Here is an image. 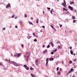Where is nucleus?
I'll return each instance as SVG.
<instances>
[{
	"mask_svg": "<svg viewBox=\"0 0 77 77\" xmlns=\"http://www.w3.org/2000/svg\"><path fill=\"white\" fill-rule=\"evenodd\" d=\"M10 63H11V64H13V65H14V66H20V64H17L14 61L10 62Z\"/></svg>",
	"mask_w": 77,
	"mask_h": 77,
	"instance_id": "1",
	"label": "nucleus"
},
{
	"mask_svg": "<svg viewBox=\"0 0 77 77\" xmlns=\"http://www.w3.org/2000/svg\"><path fill=\"white\" fill-rule=\"evenodd\" d=\"M29 53L26 52V55H25V57H26L27 62L28 61V59H29Z\"/></svg>",
	"mask_w": 77,
	"mask_h": 77,
	"instance_id": "2",
	"label": "nucleus"
},
{
	"mask_svg": "<svg viewBox=\"0 0 77 77\" xmlns=\"http://www.w3.org/2000/svg\"><path fill=\"white\" fill-rule=\"evenodd\" d=\"M21 54V53H19L17 55V54L16 53L15 55H14L15 57H16V56H17V57H19Z\"/></svg>",
	"mask_w": 77,
	"mask_h": 77,
	"instance_id": "3",
	"label": "nucleus"
},
{
	"mask_svg": "<svg viewBox=\"0 0 77 77\" xmlns=\"http://www.w3.org/2000/svg\"><path fill=\"white\" fill-rule=\"evenodd\" d=\"M38 62H39V61H38V59L36 60H35V64L37 66H38Z\"/></svg>",
	"mask_w": 77,
	"mask_h": 77,
	"instance_id": "4",
	"label": "nucleus"
},
{
	"mask_svg": "<svg viewBox=\"0 0 77 77\" xmlns=\"http://www.w3.org/2000/svg\"><path fill=\"white\" fill-rule=\"evenodd\" d=\"M68 8H69V9H70L71 11H73V8L71 7L70 6H69Z\"/></svg>",
	"mask_w": 77,
	"mask_h": 77,
	"instance_id": "5",
	"label": "nucleus"
},
{
	"mask_svg": "<svg viewBox=\"0 0 77 77\" xmlns=\"http://www.w3.org/2000/svg\"><path fill=\"white\" fill-rule=\"evenodd\" d=\"M10 6H11V4H8L6 6V8H8V7H10Z\"/></svg>",
	"mask_w": 77,
	"mask_h": 77,
	"instance_id": "6",
	"label": "nucleus"
},
{
	"mask_svg": "<svg viewBox=\"0 0 77 77\" xmlns=\"http://www.w3.org/2000/svg\"><path fill=\"white\" fill-rule=\"evenodd\" d=\"M62 5L64 7V8H66V5H65V4H64V3H63L62 4Z\"/></svg>",
	"mask_w": 77,
	"mask_h": 77,
	"instance_id": "7",
	"label": "nucleus"
},
{
	"mask_svg": "<svg viewBox=\"0 0 77 77\" xmlns=\"http://www.w3.org/2000/svg\"><path fill=\"white\" fill-rule=\"evenodd\" d=\"M54 10L53 9H52L51 10V14H53V13H52V12H54Z\"/></svg>",
	"mask_w": 77,
	"mask_h": 77,
	"instance_id": "8",
	"label": "nucleus"
},
{
	"mask_svg": "<svg viewBox=\"0 0 77 77\" xmlns=\"http://www.w3.org/2000/svg\"><path fill=\"white\" fill-rule=\"evenodd\" d=\"M74 4V2H71V1L70 2V5H72V4Z\"/></svg>",
	"mask_w": 77,
	"mask_h": 77,
	"instance_id": "9",
	"label": "nucleus"
},
{
	"mask_svg": "<svg viewBox=\"0 0 77 77\" xmlns=\"http://www.w3.org/2000/svg\"><path fill=\"white\" fill-rule=\"evenodd\" d=\"M31 76H32V77H35V75H33V74L31 73Z\"/></svg>",
	"mask_w": 77,
	"mask_h": 77,
	"instance_id": "10",
	"label": "nucleus"
},
{
	"mask_svg": "<svg viewBox=\"0 0 77 77\" xmlns=\"http://www.w3.org/2000/svg\"><path fill=\"white\" fill-rule=\"evenodd\" d=\"M57 74L58 75H60V72H58L57 73Z\"/></svg>",
	"mask_w": 77,
	"mask_h": 77,
	"instance_id": "11",
	"label": "nucleus"
},
{
	"mask_svg": "<svg viewBox=\"0 0 77 77\" xmlns=\"http://www.w3.org/2000/svg\"><path fill=\"white\" fill-rule=\"evenodd\" d=\"M61 47H62V46H60L59 45L58 47V49L61 48Z\"/></svg>",
	"mask_w": 77,
	"mask_h": 77,
	"instance_id": "12",
	"label": "nucleus"
},
{
	"mask_svg": "<svg viewBox=\"0 0 77 77\" xmlns=\"http://www.w3.org/2000/svg\"><path fill=\"white\" fill-rule=\"evenodd\" d=\"M51 27H52V28L53 29H54V30H56V29L55 28H54L53 27V26L51 25Z\"/></svg>",
	"mask_w": 77,
	"mask_h": 77,
	"instance_id": "13",
	"label": "nucleus"
},
{
	"mask_svg": "<svg viewBox=\"0 0 77 77\" xmlns=\"http://www.w3.org/2000/svg\"><path fill=\"white\" fill-rule=\"evenodd\" d=\"M70 53L71 54H73V51H72V50H70Z\"/></svg>",
	"mask_w": 77,
	"mask_h": 77,
	"instance_id": "14",
	"label": "nucleus"
},
{
	"mask_svg": "<svg viewBox=\"0 0 77 77\" xmlns=\"http://www.w3.org/2000/svg\"><path fill=\"white\" fill-rule=\"evenodd\" d=\"M25 68L26 69H27V70H28L29 69V67H27V66Z\"/></svg>",
	"mask_w": 77,
	"mask_h": 77,
	"instance_id": "15",
	"label": "nucleus"
},
{
	"mask_svg": "<svg viewBox=\"0 0 77 77\" xmlns=\"http://www.w3.org/2000/svg\"><path fill=\"white\" fill-rule=\"evenodd\" d=\"M63 2L65 5L66 6V1H65V0H64Z\"/></svg>",
	"mask_w": 77,
	"mask_h": 77,
	"instance_id": "16",
	"label": "nucleus"
},
{
	"mask_svg": "<svg viewBox=\"0 0 77 77\" xmlns=\"http://www.w3.org/2000/svg\"><path fill=\"white\" fill-rule=\"evenodd\" d=\"M38 22H39V20H38V19H37L36 23L37 24H38Z\"/></svg>",
	"mask_w": 77,
	"mask_h": 77,
	"instance_id": "17",
	"label": "nucleus"
},
{
	"mask_svg": "<svg viewBox=\"0 0 77 77\" xmlns=\"http://www.w3.org/2000/svg\"><path fill=\"white\" fill-rule=\"evenodd\" d=\"M29 24H32V25H33V24H32L33 23L29 21Z\"/></svg>",
	"mask_w": 77,
	"mask_h": 77,
	"instance_id": "18",
	"label": "nucleus"
},
{
	"mask_svg": "<svg viewBox=\"0 0 77 77\" xmlns=\"http://www.w3.org/2000/svg\"><path fill=\"white\" fill-rule=\"evenodd\" d=\"M75 21H77V20H73V23H75Z\"/></svg>",
	"mask_w": 77,
	"mask_h": 77,
	"instance_id": "19",
	"label": "nucleus"
},
{
	"mask_svg": "<svg viewBox=\"0 0 77 77\" xmlns=\"http://www.w3.org/2000/svg\"><path fill=\"white\" fill-rule=\"evenodd\" d=\"M72 18L73 20H74V19H75V16H72Z\"/></svg>",
	"mask_w": 77,
	"mask_h": 77,
	"instance_id": "20",
	"label": "nucleus"
},
{
	"mask_svg": "<svg viewBox=\"0 0 77 77\" xmlns=\"http://www.w3.org/2000/svg\"><path fill=\"white\" fill-rule=\"evenodd\" d=\"M46 62H48V58H47L46 59Z\"/></svg>",
	"mask_w": 77,
	"mask_h": 77,
	"instance_id": "21",
	"label": "nucleus"
},
{
	"mask_svg": "<svg viewBox=\"0 0 77 77\" xmlns=\"http://www.w3.org/2000/svg\"><path fill=\"white\" fill-rule=\"evenodd\" d=\"M57 51V49H55L53 50V52H56Z\"/></svg>",
	"mask_w": 77,
	"mask_h": 77,
	"instance_id": "22",
	"label": "nucleus"
},
{
	"mask_svg": "<svg viewBox=\"0 0 77 77\" xmlns=\"http://www.w3.org/2000/svg\"><path fill=\"white\" fill-rule=\"evenodd\" d=\"M46 51H47V50H46V51H44L43 52V54H45V53L46 52Z\"/></svg>",
	"mask_w": 77,
	"mask_h": 77,
	"instance_id": "23",
	"label": "nucleus"
},
{
	"mask_svg": "<svg viewBox=\"0 0 77 77\" xmlns=\"http://www.w3.org/2000/svg\"><path fill=\"white\" fill-rule=\"evenodd\" d=\"M30 69L31 70H33V69H34L32 68V67H30Z\"/></svg>",
	"mask_w": 77,
	"mask_h": 77,
	"instance_id": "24",
	"label": "nucleus"
},
{
	"mask_svg": "<svg viewBox=\"0 0 77 77\" xmlns=\"http://www.w3.org/2000/svg\"><path fill=\"white\" fill-rule=\"evenodd\" d=\"M72 63V62L71 60H70L69 62V63L70 64Z\"/></svg>",
	"mask_w": 77,
	"mask_h": 77,
	"instance_id": "25",
	"label": "nucleus"
},
{
	"mask_svg": "<svg viewBox=\"0 0 77 77\" xmlns=\"http://www.w3.org/2000/svg\"><path fill=\"white\" fill-rule=\"evenodd\" d=\"M50 60H53V58H51L49 59Z\"/></svg>",
	"mask_w": 77,
	"mask_h": 77,
	"instance_id": "26",
	"label": "nucleus"
},
{
	"mask_svg": "<svg viewBox=\"0 0 77 77\" xmlns=\"http://www.w3.org/2000/svg\"><path fill=\"white\" fill-rule=\"evenodd\" d=\"M24 15H25V17H27V15L26 14H25Z\"/></svg>",
	"mask_w": 77,
	"mask_h": 77,
	"instance_id": "27",
	"label": "nucleus"
},
{
	"mask_svg": "<svg viewBox=\"0 0 77 77\" xmlns=\"http://www.w3.org/2000/svg\"><path fill=\"white\" fill-rule=\"evenodd\" d=\"M34 41V42H36V41H37V40L36 39H35Z\"/></svg>",
	"mask_w": 77,
	"mask_h": 77,
	"instance_id": "28",
	"label": "nucleus"
},
{
	"mask_svg": "<svg viewBox=\"0 0 77 77\" xmlns=\"http://www.w3.org/2000/svg\"><path fill=\"white\" fill-rule=\"evenodd\" d=\"M28 38L29 39H30V36H29L28 37Z\"/></svg>",
	"mask_w": 77,
	"mask_h": 77,
	"instance_id": "29",
	"label": "nucleus"
},
{
	"mask_svg": "<svg viewBox=\"0 0 77 77\" xmlns=\"http://www.w3.org/2000/svg\"><path fill=\"white\" fill-rule=\"evenodd\" d=\"M59 42H60V41H57V44H58V43H59Z\"/></svg>",
	"mask_w": 77,
	"mask_h": 77,
	"instance_id": "30",
	"label": "nucleus"
},
{
	"mask_svg": "<svg viewBox=\"0 0 77 77\" xmlns=\"http://www.w3.org/2000/svg\"><path fill=\"white\" fill-rule=\"evenodd\" d=\"M47 48H50V45H48L47 46Z\"/></svg>",
	"mask_w": 77,
	"mask_h": 77,
	"instance_id": "31",
	"label": "nucleus"
},
{
	"mask_svg": "<svg viewBox=\"0 0 77 77\" xmlns=\"http://www.w3.org/2000/svg\"><path fill=\"white\" fill-rule=\"evenodd\" d=\"M46 66H48V62H46Z\"/></svg>",
	"mask_w": 77,
	"mask_h": 77,
	"instance_id": "32",
	"label": "nucleus"
},
{
	"mask_svg": "<svg viewBox=\"0 0 77 77\" xmlns=\"http://www.w3.org/2000/svg\"><path fill=\"white\" fill-rule=\"evenodd\" d=\"M2 65H3V64L2 63H0V65H1V66H2Z\"/></svg>",
	"mask_w": 77,
	"mask_h": 77,
	"instance_id": "33",
	"label": "nucleus"
},
{
	"mask_svg": "<svg viewBox=\"0 0 77 77\" xmlns=\"http://www.w3.org/2000/svg\"><path fill=\"white\" fill-rule=\"evenodd\" d=\"M73 70V69H72V68L71 69H70V71H72Z\"/></svg>",
	"mask_w": 77,
	"mask_h": 77,
	"instance_id": "34",
	"label": "nucleus"
},
{
	"mask_svg": "<svg viewBox=\"0 0 77 77\" xmlns=\"http://www.w3.org/2000/svg\"><path fill=\"white\" fill-rule=\"evenodd\" d=\"M51 46H52V47H54V45H53V44H51Z\"/></svg>",
	"mask_w": 77,
	"mask_h": 77,
	"instance_id": "35",
	"label": "nucleus"
},
{
	"mask_svg": "<svg viewBox=\"0 0 77 77\" xmlns=\"http://www.w3.org/2000/svg\"><path fill=\"white\" fill-rule=\"evenodd\" d=\"M69 74H70V73H71V71H69V72H68Z\"/></svg>",
	"mask_w": 77,
	"mask_h": 77,
	"instance_id": "36",
	"label": "nucleus"
},
{
	"mask_svg": "<svg viewBox=\"0 0 77 77\" xmlns=\"http://www.w3.org/2000/svg\"><path fill=\"white\" fill-rule=\"evenodd\" d=\"M63 10H66V9L65 8H63Z\"/></svg>",
	"mask_w": 77,
	"mask_h": 77,
	"instance_id": "37",
	"label": "nucleus"
},
{
	"mask_svg": "<svg viewBox=\"0 0 77 77\" xmlns=\"http://www.w3.org/2000/svg\"><path fill=\"white\" fill-rule=\"evenodd\" d=\"M5 30V28H4L3 29V30Z\"/></svg>",
	"mask_w": 77,
	"mask_h": 77,
	"instance_id": "38",
	"label": "nucleus"
},
{
	"mask_svg": "<svg viewBox=\"0 0 77 77\" xmlns=\"http://www.w3.org/2000/svg\"><path fill=\"white\" fill-rule=\"evenodd\" d=\"M57 70L58 71L59 70V67H57Z\"/></svg>",
	"mask_w": 77,
	"mask_h": 77,
	"instance_id": "39",
	"label": "nucleus"
},
{
	"mask_svg": "<svg viewBox=\"0 0 77 77\" xmlns=\"http://www.w3.org/2000/svg\"><path fill=\"white\" fill-rule=\"evenodd\" d=\"M23 66H24V67H25V68H26V67L27 66H26V65H24Z\"/></svg>",
	"mask_w": 77,
	"mask_h": 77,
	"instance_id": "40",
	"label": "nucleus"
},
{
	"mask_svg": "<svg viewBox=\"0 0 77 77\" xmlns=\"http://www.w3.org/2000/svg\"><path fill=\"white\" fill-rule=\"evenodd\" d=\"M22 48H24V47H23V44L22 45Z\"/></svg>",
	"mask_w": 77,
	"mask_h": 77,
	"instance_id": "41",
	"label": "nucleus"
},
{
	"mask_svg": "<svg viewBox=\"0 0 77 77\" xmlns=\"http://www.w3.org/2000/svg\"><path fill=\"white\" fill-rule=\"evenodd\" d=\"M60 27H62V25H60Z\"/></svg>",
	"mask_w": 77,
	"mask_h": 77,
	"instance_id": "42",
	"label": "nucleus"
},
{
	"mask_svg": "<svg viewBox=\"0 0 77 77\" xmlns=\"http://www.w3.org/2000/svg\"><path fill=\"white\" fill-rule=\"evenodd\" d=\"M69 74V73L68 72L66 74V75H68Z\"/></svg>",
	"mask_w": 77,
	"mask_h": 77,
	"instance_id": "43",
	"label": "nucleus"
},
{
	"mask_svg": "<svg viewBox=\"0 0 77 77\" xmlns=\"http://www.w3.org/2000/svg\"><path fill=\"white\" fill-rule=\"evenodd\" d=\"M14 15H13L12 16V18H14Z\"/></svg>",
	"mask_w": 77,
	"mask_h": 77,
	"instance_id": "44",
	"label": "nucleus"
},
{
	"mask_svg": "<svg viewBox=\"0 0 77 77\" xmlns=\"http://www.w3.org/2000/svg\"><path fill=\"white\" fill-rule=\"evenodd\" d=\"M72 47H70V49L71 50V49H72Z\"/></svg>",
	"mask_w": 77,
	"mask_h": 77,
	"instance_id": "45",
	"label": "nucleus"
},
{
	"mask_svg": "<svg viewBox=\"0 0 77 77\" xmlns=\"http://www.w3.org/2000/svg\"><path fill=\"white\" fill-rule=\"evenodd\" d=\"M4 69H5V70H6V69H7L6 68H4Z\"/></svg>",
	"mask_w": 77,
	"mask_h": 77,
	"instance_id": "46",
	"label": "nucleus"
},
{
	"mask_svg": "<svg viewBox=\"0 0 77 77\" xmlns=\"http://www.w3.org/2000/svg\"><path fill=\"white\" fill-rule=\"evenodd\" d=\"M30 19H31V20H33V17H31Z\"/></svg>",
	"mask_w": 77,
	"mask_h": 77,
	"instance_id": "47",
	"label": "nucleus"
},
{
	"mask_svg": "<svg viewBox=\"0 0 77 77\" xmlns=\"http://www.w3.org/2000/svg\"><path fill=\"white\" fill-rule=\"evenodd\" d=\"M53 52H52L51 53V54H53Z\"/></svg>",
	"mask_w": 77,
	"mask_h": 77,
	"instance_id": "48",
	"label": "nucleus"
},
{
	"mask_svg": "<svg viewBox=\"0 0 77 77\" xmlns=\"http://www.w3.org/2000/svg\"><path fill=\"white\" fill-rule=\"evenodd\" d=\"M42 27H43V28H45V26H42Z\"/></svg>",
	"mask_w": 77,
	"mask_h": 77,
	"instance_id": "49",
	"label": "nucleus"
},
{
	"mask_svg": "<svg viewBox=\"0 0 77 77\" xmlns=\"http://www.w3.org/2000/svg\"><path fill=\"white\" fill-rule=\"evenodd\" d=\"M15 28H17V27H18V26H15Z\"/></svg>",
	"mask_w": 77,
	"mask_h": 77,
	"instance_id": "50",
	"label": "nucleus"
},
{
	"mask_svg": "<svg viewBox=\"0 0 77 77\" xmlns=\"http://www.w3.org/2000/svg\"><path fill=\"white\" fill-rule=\"evenodd\" d=\"M43 14H45V12L44 11H43Z\"/></svg>",
	"mask_w": 77,
	"mask_h": 77,
	"instance_id": "51",
	"label": "nucleus"
},
{
	"mask_svg": "<svg viewBox=\"0 0 77 77\" xmlns=\"http://www.w3.org/2000/svg\"><path fill=\"white\" fill-rule=\"evenodd\" d=\"M74 60H75V61H76V60H77V59H75Z\"/></svg>",
	"mask_w": 77,
	"mask_h": 77,
	"instance_id": "52",
	"label": "nucleus"
},
{
	"mask_svg": "<svg viewBox=\"0 0 77 77\" xmlns=\"http://www.w3.org/2000/svg\"><path fill=\"white\" fill-rule=\"evenodd\" d=\"M48 8V9H50V8Z\"/></svg>",
	"mask_w": 77,
	"mask_h": 77,
	"instance_id": "53",
	"label": "nucleus"
},
{
	"mask_svg": "<svg viewBox=\"0 0 77 77\" xmlns=\"http://www.w3.org/2000/svg\"><path fill=\"white\" fill-rule=\"evenodd\" d=\"M35 37H36V38H38V35H37L36 36H35Z\"/></svg>",
	"mask_w": 77,
	"mask_h": 77,
	"instance_id": "54",
	"label": "nucleus"
},
{
	"mask_svg": "<svg viewBox=\"0 0 77 77\" xmlns=\"http://www.w3.org/2000/svg\"><path fill=\"white\" fill-rule=\"evenodd\" d=\"M61 63H62V64H63V61H62Z\"/></svg>",
	"mask_w": 77,
	"mask_h": 77,
	"instance_id": "55",
	"label": "nucleus"
},
{
	"mask_svg": "<svg viewBox=\"0 0 77 77\" xmlns=\"http://www.w3.org/2000/svg\"><path fill=\"white\" fill-rule=\"evenodd\" d=\"M45 47V45H43L42 46V47Z\"/></svg>",
	"mask_w": 77,
	"mask_h": 77,
	"instance_id": "56",
	"label": "nucleus"
},
{
	"mask_svg": "<svg viewBox=\"0 0 77 77\" xmlns=\"http://www.w3.org/2000/svg\"><path fill=\"white\" fill-rule=\"evenodd\" d=\"M17 17H15V19H17Z\"/></svg>",
	"mask_w": 77,
	"mask_h": 77,
	"instance_id": "57",
	"label": "nucleus"
},
{
	"mask_svg": "<svg viewBox=\"0 0 77 77\" xmlns=\"http://www.w3.org/2000/svg\"><path fill=\"white\" fill-rule=\"evenodd\" d=\"M33 35H34V36H35V33H33Z\"/></svg>",
	"mask_w": 77,
	"mask_h": 77,
	"instance_id": "58",
	"label": "nucleus"
},
{
	"mask_svg": "<svg viewBox=\"0 0 77 77\" xmlns=\"http://www.w3.org/2000/svg\"><path fill=\"white\" fill-rule=\"evenodd\" d=\"M61 70H62V69H60V71H61Z\"/></svg>",
	"mask_w": 77,
	"mask_h": 77,
	"instance_id": "59",
	"label": "nucleus"
},
{
	"mask_svg": "<svg viewBox=\"0 0 77 77\" xmlns=\"http://www.w3.org/2000/svg\"><path fill=\"white\" fill-rule=\"evenodd\" d=\"M51 44H53V43L52 42H51Z\"/></svg>",
	"mask_w": 77,
	"mask_h": 77,
	"instance_id": "60",
	"label": "nucleus"
},
{
	"mask_svg": "<svg viewBox=\"0 0 77 77\" xmlns=\"http://www.w3.org/2000/svg\"><path fill=\"white\" fill-rule=\"evenodd\" d=\"M41 32H42V30H41Z\"/></svg>",
	"mask_w": 77,
	"mask_h": 77,
	"instance_id": "61",
	"label": "nucleus"
},
{
	"mask_svg": "<svg viewBox=\"0 0 77 77\" xmlns=\"http://www.w3.org/2000/svg\"><path fill=\"white\" fill-rule=\"evenodd\" d=\"M65 11H67V10L66 9V10H65Z\"/></svg>",
	"mask_w": 77,
	"mask_h": 77,
	"instance_id": "62",
	"label": "nucleus"
},
{
	"mask_svg": "<svg viewBox=\"0 0 77 77\" xmlns=\"http://www.w3.org/2000/svg\"><path fill=\"white\" fill-rule=\"evenodd\" d=\"M70 33H72V32H71V31H70Z\"/></svg>",
	"mask_w": 77,
	"mask_h": 77,
	"instance_id": "63",
	"label": "nucleus"
},
{
	"mask_svg": "<svg viewBox=\"0 0 77 77\" xmlns=\"http://www.w3.org/2000/svg\"><path fill=\"white\" fill-rule=\"evenodd\" d=\"M75 12H76V10H75Z\"/></svg>",
	"mask_w": 77,
	"mask_h": 77,
	"instance_id": "64",
	"label": "nucleus"
}]
</instances>
